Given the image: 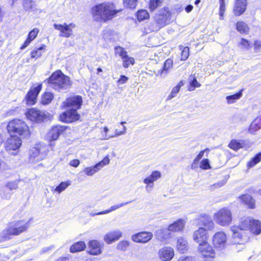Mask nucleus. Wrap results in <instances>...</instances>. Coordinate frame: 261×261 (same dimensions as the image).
<instances>
[{"label": "nucleus", "mask_w": 261, "mask_h": 261, "mask_svg": "<svg viewBox=\"0 0 261 261\" xmlns=\"http://www.w3.org/2000/svg\"><path fill=\"white\" fill-rule=\"evenodd\" d=\"M118 12L111 3H102L94 6L91 10L93 19L97 22H106L113 19Z\"/></svg>", "instance_id": "f257e3e1"}, {"label": "nucleus", "mask_w": 261, "mask_h": 261, "mask_svg": "<svg viewBox=\"0 0 261 261\" xmlns=\"http://www.w3.org/2000/svg\"><path fill=\"white\" fill-rule=\"evenodd\" d=\"M30 227L29 221L24 220L10 222L8 226L0 233V242L12 239L13 236H19L25 232Z\"/></svg>", "instance_id": "f03ea898"}, {"label": "nucleus", "mask_w": 261, "mask_h": 261, "mask_svg": "<svg viewBox=\"0 0 261 261\" xmlns=\"http://www.w3.org/2000/svg\"><path fill=\"white\" fill-rule=\"evenodd\" d=\"M49 86L55 90L61 91L69 88L72 83L70 78L64 74L61 70H57L48 79Z\"/></svg>", "instance_id": "7ed1b4c3"}, {"label": "nucleus", "mask_w": 261, "mask_h": 261, "mask_svg": "<svg viewBox=\"0 0 261 261\" xmlns=\"http://www.w3.org/2000/svg\"><path fill=\"white\" fill-rule=\"evenodd\" d=\"M9 134H14L23 138L30 137L31 132L27 124L19 119H14L10 121L7 125Z\"/></svg>", "instance_id": "20e7f679"}, {"label": "nucleus", "mask_w": 261, "mask_h": 261, "mask_svg": "<svg viewBox=\"0 0 261 261\" xmlns=\"http://www.w3.org/2000/svg\"><path fill=\"white\" fill-rule=\"evenodd\" d=\"M214 219L217 224L221 226H229L232 220L231 212L228 208H222L215 213Z\"/></svg>", "instance_id": "39448f33"}, {"label": "nucleus", "mask_w": 261, "mask_h": 261, "mask_svg": "<svg viewBox=\"0 0 261 261\" xmlns=\"http://www.w3.org/2000/svg\"><path fill=\"white\" fill-rule=\"evenodd\" d=\"M186 221L183 219H179L173 223L169 225L168 230L164 229H160L156 232L158 238L165 239L169 235L168 231H178L182 230L185 225Z\"/></svg>", "instance_id": "423d86ee"}, {"label": "nucleus", "mask_w": 261, "mask_h": 261, "mask_svg": "<svg viewBox=\"0 0 261 261\" xmlns=\"http://www.w3.org/2000/svg\"><path fill=\"white\" fill-rule=\"evenodd\" d=\"M230 230L232 232L231 242L233 244H239L241 246V249L244 248L245 243L249 240L246 231H241L237 226H231Z\"/></svg>", "instance_id": "0eeeda50"}, {"label": "nucleus", "mask_w": 261, "mask_h": 261, "mask_svg": "<svg viewBox=\"0 0 261 261\" xmlns=\"http://www.w3.org/2000/svg\"><path fill=\"white\" fill-rule=\"evenodd\" d=\"M83 103V99L81 96L74 95L66 99L61 105L62 109H77L81 108Z\"/></svg>", "instance_id": "6e6552de"}, {"label": "nucleus", "mask_w": 261, "mask_h": 261, "mask_svg": "<svg viewBox=\"0 0 261 261\" xmlns=\"http://www.w3.org/2000/svg\"><path fill=\"white\" fill-rule=\"evenodd\" d=\"M22 141L20 138L16 136H11L5 142V148L10 153L16 154L13 151H17L21 145Z\"/></svg>", "instance_id": "1a4fd4ad"}, {"label": "nucleus", "mask_w": 261, "mask_h": 261, "mask_svg": "<svg viewBox=\"0 0 261 261\" xmlns=\"http://www.w3.org/2000/svg\"><path fill=\"white\" fill-rule=\"evenodd\" d=\"M110 159L109 156L107 155L99 163L91 167H88L84 168L83 172L87 176H92L95 173L99 171L104 166L108 165L110 163Z\"/></svg>", "instance_id": "9d476101"}, {"label": "nucleus", "mask_w": 261, "mask_h": 261, "mask_svg": "<svg viewBox=\"0 0 261 261\" xmlns=\"http://www.w3.org/2000/svg\"><path fill=\"white\" fill-rule=\"evenodd\" d=\"M161 176V173L160 171L154 170L143 179V182L146 185L145 190L147 192L150 193L152 191L154 186V182L159 179Z\"/></svg>", "instance_id": "9b49d317"}, {"label": "nucleus", "mask_w": 261, "mask_h": 261, "mask_svg": "<svg viewBox=\"0 0 261 261\" xmlns=\"http://www.w3.org/2000/svg\"><path fill=\"white\" fill-rule=\"evenodd\" d=\"M80 117L75 109H69L60 115V119L63 122L71 123L79 120Z\"/></svg>", "instance_id": "f8f14e48"}, {"label": "nucleus", "mask_w": 261, "mask_h": 261, "mask_svg": "<svg viewBox=\"0 0 261 261\" xmlns=\"http://www.w3.org/2000/svg\"><path fill=\"white\" fill-rule=\"evenodd\" d=\"M198 251L201 255L205 258H214L215 256V251L208 242L199 245Z\"/></svg>", "instance_id": "ddd939ff"}, {"label": "nucleus", "mask_w": 261, "mask_h": 261, "mask_svg": "<svg viewBox=\"0 0 261 261\" xmlns=\"http://www.w3.org/2000/svg\"><path fill=\"white\" fill-rule=\"evenodd\" d=\"M153 238V234L150 231H141L131 236L132 240L136 243H146Z\"/></svg>", "instance_id": "4468645a"}, {"label": "nucleus", "mask_w": 261, "mask_h": 261, "mask_svg": "<svg viewBox=\"0 0 261 261\" xmlns=\"http://www.w3.org/2000/svg\"><path fill=\"white\" fill-rule=\"evenodd\" d=\"M54 26L55 29L60 31V36L66 38L69 37L72 35V30L75 27V24L73 23H70L69 24L66 23L63 24L55 23Z\"/></svg>", "instance_id": "2eb2a0df"}, {"label": "nucleus", "mask_w": 261, "mask_h": 261, "mask_svg": "<svg viewBox=\"0 0 261 261\" xmlns=\"http://www.w3.org/2000/svg\"><path fill=\"white\" fill-rule=\"evenodd\" d=\"M213 243L215 248L222 250L225 247L226 236L223 231H219L215 233L213 237Z\"/></svg>", "instance_id": "dca6fc26"}, {"label": "nucleus", "mask_w": 261, "mask_h": 261, "mask_svg": "<svg viewBox=\"0 0 261 261\" xmlns=\"http://www.w3.org/2000/svg\"><path fill=\"white\" fill-rule=\"evenodd\" d=\"M42 146L40 145H36L35 147L32 148L29 152V160L34 163L43 159L44 154L42 151Z\"/></svg>", "instance_id": "f3484780"}, {"label": "nucleus", "mask_w": 261, "mask_h": 261, "mask_svg": "<svg viewBox=\"0 0 261 261\" xmlns=\"http://www.w3.org/2000/svg\"><path fill=\"white\" fill-rule=\"evenodd\" d=\"M42 86V84H39L36 87L30 90L25 96L27 105H33L36 103L37 97L41 90Z\"/></svg>", "instance_id": "a211bd4d"}, {"label": "nucleus", "mask_w": 261, "mask_h": 261, "mask_svg": "<svg viewBox=\"0 0 261 261\" xmlns=\"http://www.w3.org/2000/svg\"><path fill=\"white\" fill-rule=\"evenodd\" d=\"M25 115L28 119L37 122L43 121L45 117L43 112L35 108L29 109Z\"/></svg>", "instance_id": "6ab92c4d"}, {"label": "nucleus", "mask_w": 261, "mask_h": 261, "mask_svg": "<svg viewBox=\"0 0 261 261\" xmlns=\"http://www.w3.org/2000/svg\"><path fill=\"white\" fill-rule=\"evenodd\" d=\"M208 237L206 229H205L204 227H199L194 232L193 234L194 241L198 243L199 245L207 242Z\"/></svg>", "instance_id": "aec40b11"}, {"label": "nucleus", "mask_w": 261, "mask_h": 261, "mask_svg": "<svg viewBox=\"0 0 261 261\" xmlns=\"http://www.w3.org/2000/svg\"><path fill=\"white\" fill-rule=\"evenodd\" d=\"M158 256L163 261H170L174 256V249L169 246H164L159 249Z\"/></svg>", "instance_id": "412c9836"}, {"label": "nucleus", "mask_w": 261, "mask_h": 261, "mask_svg": "<svg viewBox=\"0 0 261 261\" xmlns=\"http://www.w3.org/2000/svg\"><path fill=\"white\" fill-rule=\"evenodd\" d=\"M65 129L66 126L63 125H57L53 127L48 133L47 139L49 142L57 140L59 136Z\"/></svg>", "instance_id": "4be33fe9"}, {"label": "nucleus", "mask_w": 261, "mask_h": 261, "mask_svg": "<svg viewBox=\"0 0 261 261\" xmlns=\"http://www.w3.org/2000/svg\"><path fill=\"white\" fill-rule=\"evenodd\" d=\"M122 236V232L120 230L111 231L104 236L103 240L108 244L118 240Z\"/></svg>", "instance_id": "5701e85b"}, {"label": "nucleus", "mask_w": 261, "mask_h": 261, "mask_svg": "<svg viewBox=\"0 0 261 261\" xmlns=\"http://www.w3.org/2000/svg\"><path fill=\"white\" fill-rule=\"evenodd\" d=\"M247 3L246 0H236L233 12L235 16H240L246 10Z\"/></svg>", "instance_id": "b1692460"}, {"label": "nucleus", "mask_w": 261, "mask_h": 261, "mask_svg": "<svg viewBox=\"0 0 261 261\" xmlns=\"http://www.w3.org/2000/svg\"><path fill=\"white\" fill-rule=\"evenodd\" d=\"M88 252L92 255H98L101 253L100 243L96 240H92L89 242Z\"/></svg>", "instance_id": "393cba45"}, {"label": "nucleus", "mask_w": 261, "mask_h": 261, "mask_svg": "<svg viewBox=\"0 0 261 261\" xmlns=\"http://www.w3.org/2000/svg\"><path fill=\"white\" fill-rule=\"evenodd\" d=\"M199 220L202 222L203 226L205 227V229H206V231L207 230H212L215 226V224L211 217L208 216L206 214H203L200 216Z\"/></svg>", "instance_id": "a878e982"}, {"label": "nucleus", "mask_w": 261, "mask_h": 261, "mask_svg": "<svg viewBox=\"0 0 261 261\" xmlns=\"http://www.w3.org/2000/svg\"><path fill=\"white\" fill-rule=\"evenodd\" d=\"M169 16L170 15L168 12L156 15L155 19L158 27L160 28H162L168 24L169 21Z\"/></svg>", "instance_id": "bb28decb"}, {"label": "nucleus", "mask_w": 261, "mask_h": 261, "mask_svg": "<svg viewBox=\"0 0 261 261\" xmlns=\"http://www.w3.org/2000/svg\"><path fill=\"white\" fill-rule=\"evenodd\" d=\"M252 219L250 217L243 218L241 219L238 226L239 229L241 231H245L250 228Z\"/></svg>", "instance_id": "cd10ccee"}, {"label": "nucleus", "mask_w": 261, "mask_h": 261, "mask_svg": "<svg viewBox=\"0 0 261 261\" xmlns=\"http://www.w3.org/2000/svg\"><path fill=\"white\" fill-rule=\"evenodd\" d=\"M176 249L180 253H184L188 249L187 241L182 237L178 238L177 240Z\"/></svg>", "instance_id": "c85d7f7f"}, {"label": "nucleus", "mask_w": 261, "mask_h": 261, "mask_svg": "<svg viewBox=\"0 0 261 261\" xmlns=\"http://www.w3.org/2000/svg\"><path fill=\"white\" fill-rule=\"evenodd\" d=\"M242 201L250 208H255V200L249 195L245 194L240 197Z\"/></svg>", "instance_id": "c756f323"}, {"label": "nucleus", "mask_w": 261, "mask_h": 261, "mask_svg": "<svg viewBox=\"0 0 261 261\" xmlns=\"http://www.w3.org/2000/svg\"><path fill=\"white\" fill-rule=\"evenodd\" d=\"M249 229L253 233L259 234L261 233V222L252 219Z\"/></svg>", "instance_id": "7c9ffc66"}, {"label": "nucleus", "mask_w": 261, "mask_h": 261, "mask_svg": "<svg viewBox=\"0 0 261 261\" xmlns=\"http://www.w3.org/2000/svg\"><path fill=\"white\" fill-rule=\"evenodd\" d=\"M261 128V117L256 118L250 125L249 131L250 133H254Z\"/></svg>", "instance_id": "2f4dec72"}, {"label": "nucleus", "mask_w": 261, "mask_h": 261, "mask_svg": "<svg viewBox=\"0 0 261 261\" xmlns=\"http://www.w3.org/2000/svg\"><path fill=\"white\" fill-rule=\"evenodd\" d=\"M108 131H109L108 128L106 126L105 127H104V132L106 133V134L105 135L104 139H105V140H108V139H110L112 138L117 137L118 136H120L121 135L125 134L126 132V127L125 126H123V129L121 131H118L117 129H116L115 131V134L112 136H108L107 134V133H108Z\"/></svg>", "instance_id": "473e14b6"}, {"label": "nucleus", "mask_w": 261, "mask_h": 261, "mask_svg": "<svg viewBox=\"0 0 261 261\" xmlns=\"http://www.w3.org/2000/svg\"><path fill=\"white\" fill-rule=\"evenodd\" d=\"M54 97L51 92H45L42 95L41 102L44 105H48L53 100Z\"/></svg>", "instance_id": "72a5a7b5"}, {"label": "nucleus", "mask_w": 261, "mask_h": 261, "mask_svg": "<svg viewBox=\"0 0 261 261\" xmlns=\"http://www.w3.org/2000/svg\"><path fill=\"white\" fill-rule=\"evenodd\" d=\"M86 248L85 244L83 241H80L73 244L70 247V250L72 253L81 251Z\"/></svg>", "instance_id": "f704fd0d"}, {"label": "nucleus", "mask_w": 261, "mask_h": 261, "mask_svg": "<svg viewBox=\"0 0 261 261\" xmlns=\"http://www.w3.org/2000/svg\"><path fill=\"white\" fill-rule=\"evenodd\" d=\"M129 202H127L125 203H120L118 204L112 205L108 210H107L100 212H98V213L93 214L92 215L95 216V215H104V214H108L109 213L114 211L119 208L120 207L128 204Z\"/></svg>", "instance_id": "c9c22d12"}, {"label": "nucleus", "mask_w": 261, "mask_h": 261, "mask_svg": "<svg viewBox=\"0 0 261 261\" xmlns=\"http://www.w3.org/2000/svg\"><path fill=\"white\" fill-rule=\"evenodd\" d=\"M236 28L241 34H248L249 28L248 25L244 21H239L237 23Z\"/></svg>", "instance_id": "e433bc0d"}, {"label": "nucleus", "mask_w": 261, "mask_h": 261, "mask_svg": "<svg viewBox=\"0 0 261 261\" xmlns=\"http://www.w3.org/2000/svg\"><path fill=\"white\" fill-rule=\"evenodd\" d=\"M173 66V61L171 59H168L164 63V67L162 70L159 72L161 75H165L167 74L169 69L172 68Z\"/></svg>", "instance_id": "4c0bfd02"}, {"label": "nucleus", "mask_w": 261, "mask_h": 261, "mask_svg": "<svg viewBox=\"0 0 261 261\" xmlns=\"http://www.w3.org/2000/svg\"><path fill=\"white\" fill-rule=\"evenodd\" d=\"M23 9L27 11H34L36 7L35 2L33 0H23L22 1Z\"/></svg>", "instance_id": "58836bf2"}, {"label": "nucleus", "mask_w": 261, "mask_h": 261, "mask_svg": "<svg viewBox=\"0 0 261 261\" xmlns=\"http://www.w3.org/2000/svg\"><path fill=\"white\" fill-rule=\"evenodd\" d=\"M243 90H241L237 93L233 95L227 96L226 97L227 102L228 104H232L236 102V101L239 99L242 96Z\"/></svg>", "instance_id": "ea45409f"}, {"label": "nucleus", "mask_w": 261, "mask_h": 261, "mask_svg": "<svg viewBox=\"0 0 261 261\" xmlns=\"http://www.w3.org/2000/svg\"><path fill=\"white\" fill-rule=\"evenodd\" d=\"M184 85V82L182 81H180L175 87H174L172 89L170 94L168 95L167 97V100H169L172 99L173 98L175 97L176 96V94L179 91L180 88Z\"/></svg>", "instance_id": "a19ab883"}, {"label": "nucleus", "mask_w": 261, "mask_h": 261, "mask_svg": "<svg viewBox=\"0 0 261 261\" xmlns=\"http://www.w3.org/2000/svg\"><path fill=\"white\" fill-rule=\"evenodd\" d=\"M244 144L242 142H240L236 140H232L231 141L228 146L231 149L237 151L242 148Z\"/></svg>", "instance_id": "79ce46f5"}, {"label": "nucleus", "mask_w": 261, "mask_h": 261, "mask_svg": "<svg viewBox=\"0 0 261 261\" xmlns=\"http://www.w3.org/2000/svg\"><path fill=\"white\" fill-rule=\"evenodd\" d=\"M137 17L139 21L147 19L149 17L148 12L145 10H139L137 13Z\"/></svg>", "instance_id": "37998d69"}, {"label": "nucleus", "mask_w": 261, "mask_h": 261, "mask_svg": "<svg viewBox=\"0 0 261 261\" xmlns=\"http://www.w3.org/2000/svg\"><path fill=\"white\" fill-rule=\"evenodd\" d=\"M261 160V152L256 154L255 156L252 158L248 164L247 166L250 168L254 166L256 164L259 163Z\"/></svg>", "instance_id": "c03bdc74"}, {"label": "nucleus", "mask_w": 261, "mask_h": 261, "mask_svg": "<svg viewBox=\"0 0 261 261\" xmlns=\"http://www.w3.org/2000/svg\"><path fill=\"white\" fill-rule=\"evenodd\" d=\"M238 46L241 49L249 50L251 47V44L248 40L242 38L238 43Z\"/></svg>", "instance_id": "a18cd8bd"}, {"label": "nucleus", "mask_w": 261, "mask_h": 261, "mask_svg": "<svg viewBox=\"0 0 261 261\" xmlns=\"http://www.w3.org/2000/svg\"><path fill=\"white\" fill-rule=\"evenodd\" d=\"M46 46L44 44H42L40 47L37 48L36 50H33L31 53L32 58L37 59L42 56L41 51L45 49Z\"/></svg>", "instance_id": "49530a36"}, {"label": "nucleus", "mask_w": 261, "mask_h": 261, "mask_svg": "<svg viewBox=\"0 0 261 261\" xmlns=\"http://www.w3.org/2000/svg\"><path fill=\"white\" fill-rule=\"evenodd\" d=\"M70 184L71 182L70 181L61 182L60 184L55 188V191L58 193H61L70 185Z\"/></svg>", "instance_id": "de8ad7c7"}, {"label": "nucleus", "mask_w": 261, "mask_h": 261, "mask_svg": "<svg viewBox=\"0 0 261 261\" xmlns=\"http://www.w3.org/2000/svg\"><path fill=\"white\" fill-rule=\"evenodd\" d=\"M190 82V87L189 88V91H193L195 88L200 87L201 85L197 82L196 79L192 75L189 77Z\"/></svg>", "instance_id": "09e8293b"}, {"label": "nucleus", "mask_w": 261, "mask_h": 261, "mask_svg": "<svg viewBox=\"0 0 261 261\" xmlns=\"http://www.w3.org/2000/svg\"><path fill=\"white\" fill-rule=\"evenodd\" d=\"M129 245V242L126 240L119 242L117 244V248L118 250L125 251Z\"/></svg>", "instance_id": "8fccbe9b"}, {"label": "nucleus", "mask_w": 261, "mask_h": 261, "mask_svg": "<svg viewBox=\"0 0 261 261\" xmlns=\"http://www.w3.org/2000/svg\"><path fill=\"white\" fill-rule=\"evenodd\" d=\"M122 60L123 61V66L124 68H127L130 65H133L135 63L134 58L128 57L127 55Z\"/></svg>", "instance_id": "3c124183"}, {"label": "nucleus", "mask_w": 261, "mask_h": 261, "mask_svg": "<svg viewBox=\"0 0 261 261\" xmlns=\"http://www.w3.org/2000/svg\"><path fill=\"white\" fill-rule=\"evenodd\" d=\"M114 49L115 55L120 57L122 59L127 55L125 49L120 46H116Z\"/></svg>", "instance_id": "603ef678"}, {"label": "nucleus", "mask_w": 261, "mask_h": 261, "mask_svg": "<svg viewBox=\"0 0 261 261\" xmlns=\"http://www.w3.org/2000/svg\"><path fill=\"white\" fill-rule=\"evenodd\" d=\"M163 3V0H150L149 8L151 11H153L160 6Z\"/></svg>", "instance_id": "864d4df0"}, {"label": "nucleus", "mask_w": 261, "mask_h": 261, "mask_svg": "<svg viewBox=\"0 0 261 261\" xmlns=\"http://www.w3.org/2000/svg\"><path fill=\"white\" fill-rule=\"evenodd\" d=\"M138 0H123L124 6L130 9H135L137 6Z\"/></svg>", "instance_id": "5fc2aeb1"}, {"label": "nucleus", "mask_w": 261, "mask_h": 261, "mask_svg": "<svg viewBox=\"0 0 261 261\" xmlns=\"http://www.w3.org/2000/svg\"><path fill=\"white\" fill-rule=\"evenodd\" d=\"M180 49H182L181 60L186 61L189 56V48L186 46L183 47L182 49L180 47Z\"/></svg>", "instance_id": "6e6d98bb"}, {"label": "nucleus", "mask_w": 261, "mask_h": 261, "mask_svg": "<svg viewBox=\"0 0 261 261\" xmlns=\"http://www.w3.org/2000/svg\"><path fill=\"white\" fill-rule=\"evenodd\" d=\"M220 8H219V15L220 19L222 20L223 19V15L225 11V6L224 0H220Z\"/></svg>", "instance_id": "4d7b16f0"}, {"label": "nucleus", "mask_w": 261, "mask_h": 261, "mask_svg": "<svg viewBox=\"0 0 261 261\" xmlns=\"http://www.w3.org/2000/svg\"><path fill=\"white\" fill-rule=\"evenodd\" d=\"M18 182L17 180L9 182L6 184V187L10 190H16L18 187Z\"/></svg>", "instance_id": "13d9d810"}, {"label": "nucleus", "mask_w": 261, "mask_h": 261, "mask_svg": "<svg viewBox=\"0 0 261 261\" xmlns=\"http://www.w3.org/2000/svg\"><path fill=\"white\" fill-rule=\"evenodd\" d=\"M200 167L202 169H208L210 168V165L209 163V161L207 159H205L201 162L200 164Z\"/></svg>", "instance_id": "bf43d9fd"}, {"label": "nucleus", "mask_w": 261, "mask_h": 261, "mask_svg": "<svg viewBox=\"0 0 261 261\" xmlns=\"http://www.w3.org/2000/svg\"><path fill=\"white\" fill-rule=\"evenodd\" d=\"M38 32L39 30L37 28H34L29 33L28 36L31 39L33 40L37 37Z\"/></svg>", "instance_id": "052dcab7"}, {"label": "nucleus", "mask_w": 261, "mask_h": 261, "mask_svg": "<svg viewBox=\"0 0 261 261\" xmlns=\"http://www.w3.org/2000/svg\"><path fill=\"white\" fill-rule=\"evenodd\" d=\"M1 197L6 199H9L10 198L11 194L9 192H6L5 190H2L0 193Z\"/></svg>", "instance_id": "680f3d73"}, {"label": "nucleus", "mask_w": 261, "mask_h": 261, "mask_svg": "<svg viewBox=\"0 0 261 261\" xmlns=\"http://www.w3.org/2000/svg\"><path fill=\"white\" fill-rule=\"evenodd\" d=\"M177 261H195V259L192 256H182L179 258Z\"/></svg>", "instance_id": "e2e57ef3"}, {"label": "nucleus", "mask_w": 261, "mask_h": 261, "mask_svg": "<svg viewBox=\"0 0 261 261\" xmlns=\"http://www.w3.org/2000/svg\"><path fill=\"white\" fill-rule=\"evenodd\" d=\"M112 31L111 30H106L103 31V38L105 39L111 40L112 38L110 36V35L111 34Z\"/></svg>", "instance_id": "0e129e2a"}, {"label": "nucleus", "mask_w": 261, "mask_h": 261, "mask_svg": "<svg viewBox=\"0 0 261 261\" xmlns=\"http://www.w3.org/2000/svg\"><path fill=\"white\" fill-rule=\"evenodd\" d=\"M200 160L198 158L196 157V158L194 160L192 163L191 165V168L192 169H195L198 167L199 165V162Z\"/></svg>", "instance_id": "69168bd1"}, {"label": "nucleus", "mask_w": 261, "mask_h": 261, "mask_svg": "<svg viewBox=\"0 0 261 261\" xmlns=\"http://www.w3.org/2000/svg\"><path fill=\"white\" fill-rule=\"evenodd\" d=\"M33 41V40L31 39L29 36H28L27 39L22 44V45L20 47L21 49H24L25 48L28 46L29 45L30 43Z\"/></svg>", "instance_id": "338daca9"}, {"label": "nucleus", "mask_w": 261, "mask_h": 261, "mask_svg": "<svg viewBox=\"0 0 261 261\" xmlns=\"http://www.w3.org/2000/svg\"><path fill=\"white\" fill-rule=\"evenodd\" d=\"M80 164V161L77 159L72 160L69 162V165L73 167H78Z\"/></svg>", "instance_id": "774afa93"}]
</instances>
